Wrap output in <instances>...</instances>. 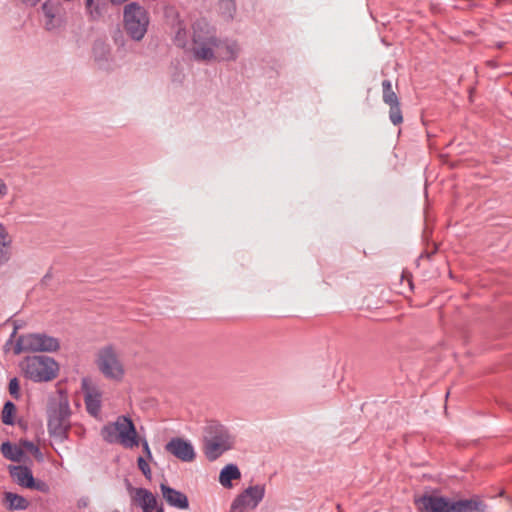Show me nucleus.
I'll list each match as a JSON object with an SVG mask.
<instances>
[{
    "mask_svg": "<svg viewBox=\"0 0 512 512\" xmlns=\"http://www.w3.org/2000/svg\"><path fill=\"white\" fill-rule=\"evenodd\" d=\"M191 50L199 60H234L239 52L236 43L220 42L208 25L197 22L192 27Z\"/></svg>",
    "mask_w": 512,
    "mask_h": 512,
    "instance_id": "nucleus-1",
    "label": "nucleus"
},
{
    "mask_svg": "<svg viewBox=\"0 0 512 512\" xmlns=\"http://www.w3.org/2000/svg\"><path fill=\"white\" fill-rule=\"evenodd\" d=\"M94 364L104 379L122 383L127 376V368L115 344L101 346L95 353Z\"/></svg>",
    "mask_w": 512,
    "mask_h": 512,
    "instance_id": "nucleus-2",
    "label": "nucleus"
},
{
    "mask_svg": "<svg viewBox=\"0 0 512 512\" xmlns=\"http://www.w3.org/2000/svg\"><path fill=\"white\" fill-rule=\"evenodd\" d=\"M100 435L110 444H120L124 448L138 447L140 438L133 421L127 416H119L115 421L107 423L101 429Z\"/></svg>",
    "mask_w": 512,
    "mask_h": 512,
    "instance_id": "nucleus-3",
    "label": "nucleus"
},
{
    "mask_svg": "<svg viewBox=\"0 0 512 512\" xmlns=\"http://www.w3.org/2000/svg\"><path fill=\"white\" fill-rule=\"evenodd\" d=\"M19 366L23 375L33 382L52 381L59 373V364L47 356H28Z\"/></svg>",
    "mask_w": 512,
    "mask_h": 512,
    "instance_id": "nucleus-4",
    "label": "nucleus"
},
{
    "mask_svg": "<svg viewBox=\"0 0 512 512\" xmlns=\"http://www.w3.org/2000/svg\"><path fill=\"white\" fill-rule=\"evenodd\" d=\"M124 28L127 34L134 40L140 41L145 36L149 26L147 10L136 2H131L124 7Z\"/></svg>",
    "mask_w": 512,
    "mask_h": 512,
    "instance_id": "nucleus-5",
    "label": "nucleus"
},
{
    "mask_svg": "<svg viewBox=\"0 0 512 512\" xmlns=\"http://www.w3.org/2000/svg\"><path fill=\"white\" fill-rule=\"evenodd\" d=\"M59 339L44 333H30L18 337L14 347L15 354L22 352H57Z\"/></svg>",
    "mask_w": 512,
    "mask_h": 512,
    "instance_id": "nucleus-6",
    "label": "nucleus"
},
{
    "mask_svg": "<svg viewBox=\"0 0 512 512\" xmlns=\"http://www.w3.org/2000/svg\"><path fill=\"white\" fill-rule=\"evenodd\" d=\"M213 434L204 440V453L209 460H215L233 447L234 439L221 425L212 426Z\"/></svg>",
    "mask_w": 512,
    "mask_h": 512,
    "instance_id": "nucleus-7",
    "label": "nucleus"
},
{
    "mask_svg": "<svg viewBox=\"0 0 512 512\" xmlns=\"http://www.w3.org/2000/svg\"><path fill=\"white\" fill-rule=\"evenodd\" d=\"M264 486L256 485L245 489L231 504L230 512H249L257 507L264 497Z\"/></svg>",
    "mask_w": 512,
    "mask_h": 512,
    "instance_id": "nucleus-8",
    "label": "nucleus"
},
{
    "mask_svg": "<svg viewBox=\"0 0 512 512\" xmlns=\"http://www.w3.org/2000/svg\"><path fill=\"white\" fill-rule=\"evenodd\" d=\"M81 390L84 393L85 406L88 413L94 417H98L102 407V391L88 377L81 379Z\"/></svg>",
    "mask_w": 512,
    "mask_h": 512,
    "instance_id": "nucleus-9",
    "label": "nucleus"
},
{
    "mask_svg": "<svg viewBox=\"0 0 512 512\" xmlns=\"http://www.w3.org/2000/svg\"><path fill=\"white\" fill-rule=\"evenodd\" d=\"M165 449L182 462H192L196 458V452L192 443L181 437L172 438L165 445Z\"/></svg>",
    "mask_w": 512,
    "mask_h": 512,
    "instance_id": "nucleus-10",
    "label": "nucleus"
},
{
    "mask_svg": "<svg viewBox=\"0 0 512 512\" xmlns=\"http://www.w3.org/2000/svg\"><path fill=\"white\" fill-rule=\"evenodd\" d=\"M415 504L419 512H450L451 501L437 495H423Z\"/></svg>",
    "mask_w": 512,
    "mask_h": 512,
    "instance_id": "nucleus-11",
    "label": "nucleus"
},
{
    "mask_svg": "<svg viewBox=\"0 0 512 512\" xmlns=\"http://www.w3.org/2000/svg\"><path fill=\"white\" fill-rule=\"evenodd\" d=\"M131 501L139 506L143 512H153L157 510L156 496L146 488L130 487L128 489Z\"/></svg>",
    "mask_w": 512,
    "mask_h": 512,
    "instance_id": "nucleus-12",
    "label": "nucleus"
},
{
    "mask_svg": "<svg viewBox=\"0 0 512 512\" xmlns=\"http://www.w3.org/2000/svg\"><path fill=\"white\" fill-rule=\"evenodd\" d=\"M160 489L163 498L170 506L181 510L188 509L189 501L184 493L175 490L165 484H161Z\"/></svg>",
    "mask_w": 512,
    "mask_h": 512,
    "instance_id": "nucleus-13",
    "label": "nucleus"
},
{
    "mask_svg": "<svg viewBox=\"0 0 512 512\" xmlns=\"http://www.w3.org/2000/svg\"><path fill=\"white\" fill-rule=\"evenodd\" d=\"M13 236L8 228L0 222V266L7 264L12 258Z\"/></svg>",
    "mask_w": 512,
    "mask_h": 512,
    "instance_id": "nucleus-14",
    "label": "nucleus"
},
{
    "mask_svg": "<svg viewBox=\"0 0 512 512\" xmlns=\"http://www.w3.org/2000/svg\"><path fill=\"white\" fill-rule=\"evenodd\" d=\"M485 504L479 497L451 501L450 512H484Z\"/></svg>",
    "mask_w": 512,
    "mask_h": 512,
    "instance_id": "nucleus-15",
    "label": "nucleus"
},
{
    "mask_svg": "<svg viewBox=\"0 0 512 512\" xmlns=\"http://www.w3.org/2000/svg\"><path fill=\"white\" fill-rule=\"evenodd\" d=\"M9 470L13 480L17 484L26 488H33L35 486L32 472L27 467L11 466Z\"/></svg>",
    "mask_w": 512,
    "mask_h": 512,
    "instance_id": "nucleus-16",
    "label": "nucleus"
},
{
    "mask_svg": "<svg viewBox=\"0 0 512 512\" xmlns=\"http://www.w3.org/2000/svg\"><path fill=\"white\" fill-rule=\"evenodd\" d=\"M49 431L57 436L64 437L67 433L69 423L67 420V414L64 415H51L48 422Z\"/></svg>",
    "mask_w": 512,
    "mask_h": 512,
    "instance_id": "nucleus-17",
    "label": "nucleus"
},
{
    "mask_svg": "<svg viewBox=\"0 0 512 512\" xmlns=\"http://www.w3.org/2000/svg\"><path fill=\"white\" fill-rule=\"evenodd\" d=\"M85 11L90 20L101 19L105 12V0H85Z\"/></svg>",
    "mask_w": 512,
    "mask_h": 512,
    "instance_id": "nucleus-18",
    "label": "nucleus"
},
{
    "mask_svg": "<svg viewBox=\"0 0 512 512\" xmlns=\"http://www.w3.org/2000/svg\"><path fill=\"white\" fill-rule=\"evenodd\" d=\"M241 477L240 470L234 464L225 466L219 475V482L226 488L232 487L231 481L238 480Z\"/></svg>",
    "mask_w": 512,
    "mask_h": 512,
    "instance_id": "nucleus-19",
    "label": "nucleus"
},
{
    "mask_svg": "<svg viewBox=\"0 0 512 512\" xmlns=\"http://www.w3.org/2000/svg\"><path fill=\"white\" fill-rule=\"evenodd\" d=\"M1 452L5 458L11 461L19 462L24 456L23 449L16 444H11L10 442H4L1 445Z\"/></svg>",
    "mask_w": 512,
    "mask_h": 512,
    "instance_id": "nucleus-20",
    "label": "nucleus"
},
{
    "mask_svg": "<svg viewBox=\"0 0 512 512\" xmlns=\"http://www.w3.org/2000/svg\"><path fill=\"white\" fill-rule=\"evenodd\" d=\"M383 88V101L388 105L399 104L398 97L392 89V83L389 80L382 82Z\"/></svg>",
    "mask_w": 512,
    "mask_h": 512,
    "instance_id": "nucleus-21",
    "label": "nucleus"
},
{
    "mask_svg": "<svg viewBox=\"0 0 512 512\" xmlns=\"http://www.w3.org/2000/svg\"><path fill=\"white\" fill-rule=\"evenodd\" d=\"M16 412V406L10 401L6 402L2 410L3 423L7 425H12L15 420Z\"/></svg>",
    "mask_w": 512,
    "mask_h": 512,
    "instance_id": "nucleus-22",
    "label": "nucleus"
},
{
    "mask_svg": "<svg viewBox=\"0 0 512 512\" xmlns=\"http://www.w3.org/2000/svg\"><path fill=\"white\" fill-rule=\"evenodd\" d=\"M5 499L10 508L24 509L28 505V502L25 498L14 493H6Z\"/></svg>",
    "mask_w": 512,
    "mask_h": 512,
    "instance_id": "nucleus-23",
    "label": "nucleus"
},
{
    "mask_svg": "<svg viewBox=\"0 0 512 512\" xmlns=\"http://www.w3.org/2000/svg\"><path fill=\"white\" fill-rule=\"evenodd\" d=\"M389 106H390L389 118H390L391 122L394 125H398V124L402 123L403 117H402V112L400 109V104L389 105Z\"/></svg>",
    "mask_w": 512,
    "mask_h": 512,
    "instance_id": "nucleus-24",
    "label": "nucleus"
},
{
    "mask_svg": "<svg viewBox=\"0 0 512 512\" xmlns=\"http://www.w3.org/2000/svg\"><path fill=\"white\" fill-rule=\"evenodd\" d=\"M175 41L177 45L181 47H186L188 45V33L185 29L179 28L176 35Z\"/></svg>",
    "mask_w": 512,
    "mask_h": 512,
    "instance_id": "nucleus-25",
    "label": "nucleus"
},
{
    "mask_svg": "<svg viewBox=\"0 0 512 512\" xmlns=\"http://www.w3.org/2000/svg\"><path fill=\"white\" fill-rule=\"evenodd\" d=\"M137 464H138V468L145 475V477L150 478L151 477V469H150L148 462L143 457H139L137 460Z\"/></svg>",
    "mask_w": 512,
    "mask_h": 512,
    "instance_id": "nucleus-26",
    "label": "nucleus"
},
{
    "mask_svg": "<svg viewBox=\"0 0 512 512\" xmlns=\"http://www.w3.org/2000/svg\"><path fill=\"white\" fill-rule=\"evenodd\" d=\"M20 391V385L17 378H13L9 382V392L11 395L18 397Z\"/></svg>",
    "mask_w": 512,
    "mask_h": 512,
    "instance_id": "nucleus-27",
    "label": "nucleus"
},
{
    "mask_svg": "<svg viewBox=\"0 0 512 512\" xmlns=\"http://www.w3.org/2000/svg\"><path fill=\"white\" fill-rule=\"evenodd\" d=\"M8 193V187L3 179L0 178V199L4 198Z\"/></svg>",
    "mask_w": 512,
    "mask_h": 512,
    "instance_id": "nucleus-28",
    "label": "nucleus"
},
{
    "mask_svg": "<svg viewBox=\"0 0 512 512\" xmlns=\"http://www.w3.org/2000/svg\"><path fill=\"white\" fill-rule=\"evenodd\" d=\"M140 443L142 444V447H143V450L147 456V458L150 460L152 459V453L150 451V448H149V445H148V442L146 440H143V441H140Z\"/></svg>",
    "mask_w": 512,
    "mask_h": 512,
    "instance_id": "nucleus-29",
    "label": "nucleus"
},
{
    "mask_svg": "<svg viewBox=\"0 0 512 512\" xmlns=\"http://www.w3.org/2000/svg\"><path fill=\"white\" fill-rule=\"evenodd\" d=\"M24 446H25L28 450H30V451L34 450V448H35V447H34V445H33L32 443H27V442H25V443H24Z\"/></svg>",
    "mask_w": 512,
    "mask_h": 512,
    "instance_id": "nucleus-30",
    "label": "nucleus"
},
{
    "mask_svg": "<svg viewBox=\"0 0 512 512\" xmlns=\"http://www.w3.org/2000/svg\"><path fill=\"white\" fill-rule=\"evenodd\" d=\"M113 3L115 4H121V3H124L126 2L127 0H111Z\"/></svg>",
    "mask_w": 512,
    "mask_h": 512,
    "instance_id": "nucleus-31",
    "label": "nucleus"
},
{
    "mask_svg": "<svg viewBox=\"0 0 512 512\" xmlns=\"http://www.w3.org/2000/svg\"><path fill=\"white\" fill-rule=\"evenodd\" d=\"M156 512H164L163 507H162V506L158 507V508H157V510H156Z\"/></svg>",
    "mask_w": 512,
    "mask_h": 512,
    "instance_id": "nucleus-32",
    "label": "nucleus"
}]
</instances>
